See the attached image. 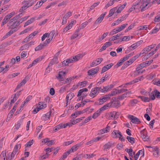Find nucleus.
I'll list each match as a JSON object with an SVG mask.
<instances>
[{"label": "nucleus", "mask_w": 160, "mask_h": 160, "mask_svg": "<svg viewBox=\"0 0 160 160\" xmlns=\"http://www.w3.org/2000/svg\"><path fill=\"white\" fill-rule=\"evenodd\" d=\"M155 94L154 92V91L151 92V93L149 94L150 96V100H154L155 99Z\"/></svg>", "instance_id": "ea45409f"}, {"label": "nucleus", "mask_w": 160, "mask_h": 160, "mask_svg": "<svg viewBox=\"0 0 160 160\" xmlns=\"http://www.w3.org/2000/svg\"><path fill=\"white\" fill-rule=\"evenodd\" d=\"M104 89H102L101 87H96L92 89L89 96L92 97V98H94L99 92V91L103 92Z\"/></svg>", "instance_id": "f257e3e1"}, {"label": "nucleus", "mask_w": 160, "mask_h": 160, "mask_svg": "<svg viewBox=\"0 0 160 160\" xmlns=\"http://www.w3.org/2000/svg\"><path fill=\"white\" fill-rule=\"evenodd\" d=\"M27 6L28 5H26V3L23 6L21 7V8L19 10V12H21L26 9L27 8H28V7Z\"/></svg>", "instance_id": "49530a36"}, {"label": "nucleus", "mask_w": 160, "mask_h": 160, "mask_svg": "<svg viewBox=\"0 0 160 160\" xmlns=\"http://www.w3.org/2000/svg\"><path fill=\"white\" fill-rule=\"evenodd\" d=\"M128 15H123L122 17L120 18L119 19L114 21V23H112V24L111 26H115L116 24H118L121 22L123 20H124L126 19Z\"/></svg>", "instance_id": "1a4fd4ad"}, {"label": "nucleus", "mask_w": 160, "mask_h": 160, "mask_svg": "<svg viewBox=\"0 0 160 160\" xmlns=\"http://www.w3.org/2000/svg\"><path fill=\"white\" fill-rule=\"evenodd\" d=\"M113 87V85L112 84H111L109 86L108 85L105 87H103V88H102V89H104V91L103 92H106L108 90H110V89L112 88Z\"/></svg>", "instance_id": "b1692460"}, {"label": "nucleus", "mask_w": 160, "mask_h": 160, "mask_svg": "<svg viewBox=\"0 0 160 160\" xmlns=\"http://www.w3.org/2000/svg\"><path fill=\"white\" fill-rule=\"evenodd\" d=\"M74 142V141L73 140H71L70 141H69L68 142H64L63 143V146H67L72 143H73Z\"/></svg>", "instance_id": "5fc2aeb1"}, {"label": "nucleus", "mask_w": 160, "mask_h": 160, "mask_svg": "<svg viewBox=\"0 0 160 160\" xmlns=\"http://www.w3.org/2000/svg\"><path fill=\"white\" fill-rule=\"evenodd\" d=\"M42 58H43L42 57H39L34 60L33 61L32 63L34 65H35V64L38 62L39 61H41L42 59Z\"/></svg>", "instance_id": "8fccbe9b"}, {"label": "nucleus", "mask_w": 160, "mask_h": 160, "mask_svg": "<svg viewBox=\"0 0 160 160\" xmlns=\"http://www.w3.org/2000/svg\"><path fill=\"white\" fill-rule=\"evenodd\" d=\"M83 57V55L81 54H78L75 56H73V59H75V61H77L78 60Z\"/></svg>", "instance_id": "c756f323"}, {"label": "nucleus", "mask_w": 160, "mask_h": 160, "mask_svg": "<svg viewBox=\"0 0 160 160\" xmlns=\"http://www.w3.org/2000/svg\"><path fill=\"white\" fill-rule=\"evenodd\" d=\"M158 149V147H154L152 148V149L153 151V154L156 157H158L159 156Z\"/></svg>", "instance_id": "aec40b11"}, {"label": "nucleus", "mask_w": 160, "mask_h": 160, "mask_svg": "<svg viewBox=\"0 0 160 160\" xmlns=\"http://www.w3.org/2000/svg\"><path fill=\"white\" fill-rule=\"evenodd\" d=\"M22 121H20L18 122L17 124L15 126V128L16 129H18L19 128L21 125V124L22 123Z\"/></svg>", "instance_id": "e2e57ef3"}, {"label": "nucleus", "mask_w": 160, "mask_h": 160, "mask_svg": "<svg viewBox=\"0 0 160 160\" xmlns=\"http://www.w3.org/2000/svg\"><path fill=\"white\" fill-rule=\"evenodd\" d=\"M128 118L131 120V122L135 124H139L141 122L140 119L136 117L131 115H129Z\"/></svg>", "instance_id": "39448f33"}, {"label": "nucleus", "mask_w": 160, "mask_h": 160, "mask_svg": "<svg viewBox=\"0 0 160 160\" xmlns=\"http://www.w3.org/2000/svg\"><path fill=\"white\" fill-rule=\"evenodd\" d=\"M9 19L8 18H7L6 16L4 18L2 21V24L1 25V26H2L4 24H6L7 22L9 21Z\"/></svg>", "instance_id": "a18cd8bd"}, {"label": "nucleus", "mask_w": 160, "mask_h": 160, "mask_svg": "<svg viewBox=\"0 0 160 160\" xmlns=\"http://www.w3.org/2000/svg\"><path fill=\"white\" fill-rule=\"evenodd\" d=\"M154 92L155 96L158 98H160V92L157 89L154 90Z\"/></svg>", "instance_id": "a19ab883"}, {"label": "nucleus", "mask_w": 160, "mask_h": 160, "mask_svg": "<svg viewBox=\"0 0 160 160\" xmlns=\"http://www.w3.org/2000/svg\"><path fill=\"white\" fill-rule=\"evenodd\" d=\"M21 148V145L20 144H17L14 147V149L13 150V152H14L16 154V153L18 151V149H20Z\"/></svg>", "instance_id": "2f4dec72"}, {"label": "nucleus", "mask_w": 160, "mask_h": 160, "mask_svg": "<svg viewBox=\"0 0 160 160\" xmlns=\"http://www.w3.org/2000/svg\"><path fill=\"white\" fill-rule=\"evenodd\" d=\"M114 3V2H113V1L112 0H110L105 5L104 7V9H107L108 7L112 5Z\"/></svg>", "instance_id": "e433bc0d"}, {"label": "nucleus", "mask_w": 160, "mask_h": 160, "mask_svg": "<svg viewBox=\"0 0 160 160\" xmlns=\"http://www.w3.org/2000/svg\"><path fill=\"white\" fill-rule=\"evenodd\" d=\"M140 154H142V157H143L144 156V149L139 150V151L136 153V155L134 156V160H137L139 155Z\"/></svg>", "instance_id": "dca6fc26"}, {"label": "nucleus", "mask_w": 160, "mask_h": 160, "mask_svg": "<svg viewBox=\"0 0 160 160\" xmlns=\"http://www.w3.org/2000/svg\"><path fill=\"white\" fill-rule=\"evenodd\" d=\"M32 28V27H30L25 29L23 31L21 32L20 33V34H22L24 33L27 32L28 31H29Z\"/></svg>", "instance_id": "c03bdc74"}, {"label": "nucleus", "mask_w": 160, "mask_h": 160, "mask_svg": "<svg viewBox=\"0 0 160 160\" xmlns=\"http://www.w3.org/2000/svg\"><path fill=\"white\" fill-rule=\"evenodd\" d=\"M80 146V144H77L75 145L72 146V147L71 148V150H72V152H74L78 149Z\"/></svg>", "instance_id": "7c9ffc66"}, {"label": "nucleus", "mask_w": 160, "mask_h": 160, "mask_svg": "<svg viewBox=\"0 0 160 160\" xmlns=\"http://www.w3.org/2000/svg\"><path fill=\"white\" fill-rule=\"evenodd\" d=\"M117 9V7L114 8L112 9H111L109 12V14L107 17H109L111 16H112L114 13V12H116Z\"/></svg>", "instance_id": "5701e85b"}, {"label": "nucleus", "mask_w": 160, "mask_h": 160, "mask_svg": "<svg viewBox=\"0 0 160 160\" xmlns=\"http://www.w3.org/2000/svg\"><path fill=\"white\" fill-rule=\"evenodd\" d=\"M58 60L57 57H54L52 59L49 63V65L47 67L46 72L48 68L52 66V65L55 64V63H58Z\"/></svg>", "instance_id": "4468645a"}, {"label": "nucleus", "mask_w": 160, "mask_h": 160, "mask_svg": "<svg viewBox=\"0 0 160 160\" xmlns=\"http://www.w3.org/2000/svg\"><path fill=\"white\" fill-rule=\"evenodd\" d=\"M132 94L131 91H129L126 92L122 95H120L118 96V98L119 100H122L127 97H129L130 95Z\"/></svg>", "instance_id": "f8f14e48"}, {"label": "nucleus", "mask_w": 160, "mask_h": 160, "mask_svg": "<svg viewBox=\"0 0 160 160\" xmlns=\"http://www.w3.org/2000/svg\"><path fill=\"white\" fill-rule=\"evenodd\" d=\"M103 60V58H100L97 59L95 60V62L97 65L99 64Z\"/></svg>", "instance_id": "13d9d810"}, {"label": "nucleus", "mask_w": 160, "mask_h": 160, "mask_svg": "<svg viewBox=\"0 0 160 160\" xmlns=\"http://www.w3.org/2000/svg\"><path fill=\"white\" fill-rule=\"evenodd\" d=\"M29 16H25L23 18H22L21 19H20L18 21L20 24L21 23L23 22L24 21L26 20V19H27L29 17Z\"/></svg>", "instance_id": "79ce46f5"}, {"label": "nucleus", "mask_w": 160, "mask_h": 160, "mask_svg": "<svg viewBox=\"0 0 160 160\" xmlns=\"http://www.w3.org/2000/svg\"><path fill=\"white\" fill-rule=\"evenodd\" d=\"M74 96V95L73 93L70 92L67 95L66 99L71 100Z\"/></svg>", "instance_id": "c85d7f7f"}, {"label": "nucleus", "mask_w": 160, "mask_h": 160, "mask_svg": "<svg viewBox=\"0 0 160 160\" xmlns=\"http://www.w3.org/2000/svg\"><path fill=\"white\" fill-rule=\"evenodd\" d=\"M112 45V43L108 42H107L102 47L99 49V51L100 52H102L103 50L106 49V48L109 46Z\"/></svg>", "instance_id": "2eb2a0df"}, {"label": "nucleus", "mask_w": 160, "mask_h": 160, "mask_svg": "<svg viewBox=\"0 0 160 160\" xmlns=\"http://www.w3.org/2000/svg\"><path fill=\"white\" fill-rule=\"evenodd\" d=\"M138 98H140L141 100L144 102H149L150 100L149 98L143 96H139Z\"/></svg>", "instance_id": "bb28decb"}, {"label": "nucleus", "mask_w": 160, "mask_h": 160, "mask_svg": "<svg viewBox=\"0 0 160 160\" xmlns=\"http://www.w3.org/2000/svg\"><path fill=\"white\" fill-rule=\"evenodd\" d=\"M112 135L113 138H118L119 136H122L121 133L119 131L114 130L112 133Z\"/></svg>", "instance_id": "9d476101"}, {"label": "nucleus", "mask_w": 160, "mask_h": 160, "mask_svg": "<svg viewBox=\"0 0 160 160\" xmlns=\"http://www.w3.org/2000/svg\"><path fill=\"white\" fill-rule=\"evenodd\" d=\"M45 46V45H44V43L43 44H41L40 45H38L35 48V50L36 51H38L42 49Z\"/></svg>", "instance_id": "473e14b6"}, {"label": "nucleus", "mask_w": 160, "mask_h": 160, "mask_svg": "<svg viewBox=\"0 0 160 160\" xmlns=\"http://www.w3.org/2000/svg\"><path fill=\"white\" fill-rule=\"evenodd\" d=\"M114 142H109L106 143L103 146L104 150L107 151L109 150L112 147H114L115 146Z\"/></svg>", "instance_id": "6e6552de"}, {"label": "nucleus", "mask_w": 160, "mask_h": 160, "mask_svg": "<svg viewBox=\"0 0 160 160\" xmlns=\"http://www.w3.org/2000/svg\"><path fill=\"white\" fill-rule=\"evenodd\" d=\"M151 0H146L143 1L142 4L140 6V8H141V11L142 12L148 9L151 5H148V4Z\"/></svg>", "instance_id": "f03ea898"}, {"label": "nucleus", "mask_w": 160, "mask_h": 160, "mask_svg": "<svg viewBox=\"0 0 160 160\" xmlns=\"http://www.w3.org/2000/svg\"><path fill=\"white\" fill-rule=\"evenodd\" d=\"M98 101V102H95V104H96L97 105H102L104 103L101 98H99Z\"/></svg>", "instance_id": "603ef678"}, {"label": "nucleus", "mask_w": 160, "mask_h": 160, "mask_svg": "<svg viewBox=\"0 0 160 160\" xmlns=\"http://www.w3.org/2000/svg\"><path fill=\"white\" fill-rule=\"evenodd\" d=\"M83 111H79L77 112H75V113H72L71 115V118L72 119L75 118L78 116V115H80L81 114L84 113V112H83Z\"/></svg>", "instance_id": "f3484780"}, {"label": "nucleus", "mask_w": 160, "mask_h": 160, "mask_svg": "<svg viewBox=\"0 0 160 160\" xmlns=\"http://www.w3.org/2000/svg\"><path fill=\"white\" fill-rule=\"evenodd\" d=\"M51 112V111H50L49 112H48L46 114H44L43 117V119L45 121L49 119Z\"/></svg>", "instance_id": "4be33fe9"}, {"label": "nucleus", "mask_w": 160, "mask_h": 160, "mask_svg": "<svg viewBox=\"0 0 160 160\" xmlns=\"http://www.w3.org/2000/svg\"><path fill=\"white\" fill-rule=\"evenodd\" d=\"M19 18H18L17 15L15 17L10 20L9 21V24L12 23L13 21L18 22V21H17V20Z\"/></svg>", "instance_id": "09e8293b"}, {"label": "nucleus", "mask_w": 160, "mask_h": 160, "mask_svg": "<svg viewBox=\"0 0 160 160\" xmlns=\"http://www.w3.org/2000/svg\"><path fill=\"white\" fill-rule=\"evenodd\" d=\"M88 89L87 88H85L79 90L78 92V93L77 95V97H79L82 94V93L84 92H87Z\"/></svg>", "instance_id": "cd10ccee"}, {"label": "nucleus", "mask_w": 160, "mask_h": 160, "mask_svg": "<svg viewBox=\"0 0 160 160\" xmlns=\"http://www.w3.org/2000/svg\"><path fill=\"white\" fill-rule=\"evenodd\" d=\"M127 139L128 140V142L132 144L135 143V139L134 138L128 136L127 137Z\"/></svg>", "instance_id": "f704fd0d"}, {"label": "nucleus", "mask_w": 160, "mask_h": 160, "mask_svg": "<svg viewBox=\"0 0 160 160\" xmlns=\"http://www.w3.org/2000/svg\"><path fill=\"white\" fill-rule=\"evenodd\" d=\"M39 107H37L36 108L34 109L33 111L32 112L35 114L37 113L40 110L46 107V104L44 102H40L38 104Z\"/></svg>", "instance_id": "7ed1b4c3"}, {"label": "nucleus", "mask_w": 160, "mask_h": 160, "mask_svg": "<svg viewBox=\"0 0 160 160\" xmlns=\"http://www.w3.org/2000/svg\"><path fill=\"white\" fill-rule=\"evenodd\" d=\"M66 74V72H63L62 71H60L58 72V76H56V78L60 81H63L64 78L65 77Z\"/></svg>", "instance_id": "423d86ee"}, {"label": "nucleus", "mask_w": 160, "mask_h": 160, "mask_svg": "<svg viewBox=\"0 0 160 160\" xmlns=\"http://www.w3.org/2000/svg\"><path fill=\"white\" fill-rule=\"evenodd\" d=\"M14 12H12L10 13H9L6 16H5L8 18V19L9 20L12 17L14 14Z\"/></svg>", "instance_id": "680f3d73"}, {"label": "nucleus", "mask_w": 160, "mask_h": 160, "mask_svg": "<svg viewBox=\"0 0 160 160\" xmlns=\"http://www.w3.org/2000/svg\"><path fill=\"white\" fill-rule=\"evenodd\" d=\"M128 24L127 23H125L124 24H122L120 26L117 27V28L119 30V31L120 32L122 30L124 29V28L126 27V26L128 25Z\"/></svg>", "instance_id": "c9c22d12"}, {"label": "nucleus", "mask_w": 160, "mask_h": 160, "mask_svg": "<svg viewBox=\"0 0 160 160\" xmlns=\"http://www.w3.org/2000/svg\"><path fill=\"white\" fill-rule=\"evenodd\" d=\"M62 128V123H60L55 127V128L54 130V131L56 132Z\"/></svg>", "instance_id": "37998d69"}, {"label": "nucleus", "mask_w": 160, "mask_h": 160, "mask_svg": "<svg viewBox=\"0 0 160 160\" xmlns=\"http://www.w3.org/2000/svg\"><path fill=\"white\" fill-rule=\"evenodd\" d=\"M117 90L116 89H114L111 92V93H109V94H110L111 96H114L117 94H118V92Z\"/></svg>", "instance_id": "864d4df0"}, {"label": "nucleus", "mask_w": 160, "mask_h": 160, "mask_svg": "<svg viewBox=\"0 0 160 160\" xmlns=\"http://www.w3.org/2000/svg\"><path fill=\"white\" fill-rule=\"evenodd\" d=\"M18 21V22L13 21L12 23L9 24V22L8 24V26H10L8 28V29H11L14 30L16 32L17 30V27L18 26L20 25Z\"/></svg>", "instance_id": "20e7f679"}, {"label": "nucleus", "mask_w": 160, "mask_h": 160, "mask_svg": "<svg viewBox=\"0 0 160 160\" xmlns=\"http://www.w3.org/2000/svg\"><path fill=\"white\" fill-rule=\"evenodd\" d=\"M119 32H120V31H119V30L117 28H117L114 29L110 33V35H112L115 34Z\"/></svg>", "instance_id": "4c0bfd02"}, {"label": "nucleus", "mask_w": 160, "mask_h": 160, "mask_svg": "<svg viewBox=\"0 0 160 160\" xmlns=\"http://www.w3.org/2000/svg\"><path fill=\"white\" fill-rule=\"evenodd\" d=\"M134 61L131 58L129 61L125 63L122 66V68L124 69L127 68L128 66L132 64Z\"/></svg>", "instance_id": "a211bd4d"}, {"label": "nucleus", "mask_w": 160, "mask_h": 160, "mask_svg": "<svg viewBox=\"0 0 160 160\" xmlns=\"http://www.w3.org/2000/svg\"><path fill=\"white\" fill-rule=\"evenodd\" d=\"M75 61V59H73V58H70L66 60H64L62 62V65L65 66H68V64L71 63Z\"/></svg>", "instance_id": "ddd939ff"}, {"label": "nucleus", "mask_w": 160, "mask_h": 160, "mask_svg": "<svg viewBox=\"0 0 160 160\" xmlns=\"http://www.w3.org/2000/svg\"><path fill=\"white\" fill-rule=\"evenodd\" d=\"M85 118L84 117H83L78 118H77L75 120H71V121L72 122V123H71V125H74L75 124L79 122H80L82 120H83L84 118Z\"/></svg>", "instance_id": "6ab92c4d"}, {"label": "nucleus", "mask_w": 160, "mask_h": 160, "mask_svg": "<svg viewBox=\"0 0 160 160\" xmlns=\"http://www.w3.org/2000/svg\"><path fill=\"white\" fill-rule=\"evenodd\" d=\"M142 138L144 141H149V137L147 136L146 135H144V136H142Z\"/></svg>", "instance_id": "3c124183"}, {"label": "nucleus", "mask_w": 160, "mask_h": 160, "mask_svg": "<svg viewBox=\"0 0 160 160\" xmlns=\"http://www.w3.org/2000/svg\"><path fill=\"white\" fill-rule=\"evenodd\" d=\"M72 26L69 24L68 26L65 27L63 29V32H64L65 31H67L68 30H69L70 29L72 28Z\"/></svg>", "instance_id": "0e129e2a"}, {"label": "nucleus", "mask_w": 160, "mask_h": 160, "mask_svg": "<svg viewBox=\"0 0 160 160\" xmlns=\"http://www.w3.org/2000/svg\"><path fill=\"white\" fill-rule=\"evenodd\" d=\"M35 20V18H31L30 19L28 20L25 23L24 27H26L28 25L32 23Z\"/></svg>", "instance_id": "a878e982"}, {"label": "nucleus", "mask_w": 160, "mask_h": 160, "mask_svg": "<svg viewBox=\"0 0 160 160\" xmlns=\"http://www.w3.org/2000/svg\"><path fill=\"white\" fill-rule=\"evenodd\" d=\"M68 3V2L66 0L63 1L62 2L58 4V7H60L62 6L66 5L67 3Z\"/></svg>", "instance_id": "052dcab7"}, {"label": "nucleus", "mask_w": 160, "mask_h": 160, "mask_svg": "<svg viewBox=\"0 0 160 160\" xmlns=\"http://www.w3.org/2000/svg\"><path fill=\"white\" fill-rule=\"evenodd\" d=\"M72 15V12H69L67 13L64 16V17L65 18L67 19L68 18L70 17Z\"/></svg>", "instance_id": "338daca9"}, {"label": "nucleus", "mask_w": 160, "mask_h": 160, "mask_svg": "<svg viewBox=\"0 0 160 160\" xmlns=\"http://www.w3.org/2000/svg\"><path fill=\"white\" fill-rule=\"evenodd\" d=\"M100 113H101L98 110L93 114L92 117L94 119H96L100 115Z\"/></svg>", "instance_id": "58836bf2"}, {"label": "nucleus", "mask_w": 160, "mask_h": 160, "mask_svg": "<svg viewBox=\"0 0 160 160\" xmlns=\"http://www.w3.org/2000/svg\"><path fill=\"white\" fill-rule=\"evenodd\" d=\"M6 154L5 151H3L0 154V157L2 158H3L2 160H5Z\"/></svg>", "instance_id": "6e6d98bb"}, {"label": "nucleus", "mask_w": 160, "mask_h": 160, "mask_svg": "<svg viewBox=\"0 0 160 160\" xmlns=\"http://www.w3.org/2000/svg\"><path fill=\"white\" fill-rule=\"evenodd\" d=\"M152 82L154 84L160 86V79H154Z\"/></svg>", "instance_id": "72a5a7b5"}, {"label": "nucleus", "mask_w": 160, "mask_h": 160, "mask_svg": "<svg viewBox=\"0 0 160 160\" xmlns=\"http://www.w3.org/2000/svg\"><path fill=\"white\" fill-rule=\"evenodd\" d=\"M117 114V112H111L110 113L109 115V117L110 119H112L113 118H114V117L115 116V114Z\"/></svg>", "instance_id": "bf43d9fd"}, {"label": "nucleus", "mask_w": 160, "mask_h": 160, "mask_svg": "<svg viewBox=\"0 0 160 160\" xmlns=\"http://www.w3.org/2000/svg\"><path fill=\"white\" fill-rule=\"evenodd\" d=\"M104 18L102 16L100 15L99 17H98L97 19L95 21V23L93 24V25H95L96 24L100 23L103 20Z\"/></svg>", "instance_id": "393cba45"}, {"label": "nucleus", "mask_w": 160, "mask_h": 160, "mask_svg": "<svg viewBox=\"0 0 160 160\" xmlns=\"http://www.w3.org/2000/svg\"><path fill=\"white\" fill-rule=\"evenodd\" d=\"M110 103L111 107L118 108L121 106L120 102L119 101H112L110 102Z\"/></svg>", "instance_id": "9b49d317"}, {"label": "nucleus", "mask_w": 160, "mask_h": 160, "mask_svg": "<svg viewBox=\"0 0 160 160\" xmlns=\"http://www.w3.org/2000/svg\"><path fill=\"white\" fill-rule=\"evenodd\" d=\"M29 78L28 77H26L25 79L23 80L21 83L22 84V85H24L27 82Z\"/></svg>", "instance_id": "69168bd1"}, {"label": "nucleus", "mask_w": 160, "mask_h": 160, "mask_svg": "<svg viewBox=\"0 0 160 160\" xmlns=\"http://www.w3.org/2000/svg\"><path fill=\"white\" fill-rule=\"evenodd\" d=\"M99 70V68L96 67L95 68H92L89 70L88 72V74L89 76H93L94 75L98 72Z\"/></svg>", "instance_id": "0eeeda50"}, {"label": "nucleus", "mask_w": 160, "mask_h": 160, "mask_svg": "<svg viewBox=\"0 0 160 160\" xmlns=\"http://www.w3.org/2000/svg\"><path fill=\"white\" fill-rule=\"evenodd\" d=\"M90 102H93V101H91L89 99H86L85 100H84L83 101H82V106H83L86 103Z\"/></svg>", "instance_id": "4d7b16f0"}, {"label": "nucleus", "mask_w": 160, "mask_h": 160, "mask_svg": "<svg viewBox=\"0 0 160 160\" xmlns=\"http://www.w3.org/2000/svg\"><path fill=\"white\" fill-rule=\"evenodd\" d=\"M34 141L33 139L29 141L25 145L26 147L31 146L33 143Z\"/></svg>", "instance_id": "de8ad7c7"}, {"label": "nucleus", "mask_w": 160, "mask_h": 160, "mask_svg": "<svg viewBox=\"0 0 160 160\" xmlns=\"http://www.w3.org/2000/svg\"><path fill=\"white\" fill-rule=\"evenodd\" d=\"M144 78H143V76H142L141 77L135 78L134 80L135 81H136V83H137L139 81H140L142 80Z\"/></svg>", "instance_id": "774afa93"}, {"label": "nucleus", "mask_w": 160, "mask_h": 160, "mask_svg": "<svg viewBox=\"0 0 160 160\" xmlns=\"http://www.w3.org/2000/svg\"><path fill=\"white\" fill-rule=\"evenodd\" d=\"M32 96H28L25 101H24L22 103V104L21 105L20 108H22L24 107V106L25 105L26 103H28L31 99L32 98Z\"/></svg>", "instance_id": "412c9836"}]
</instances>
